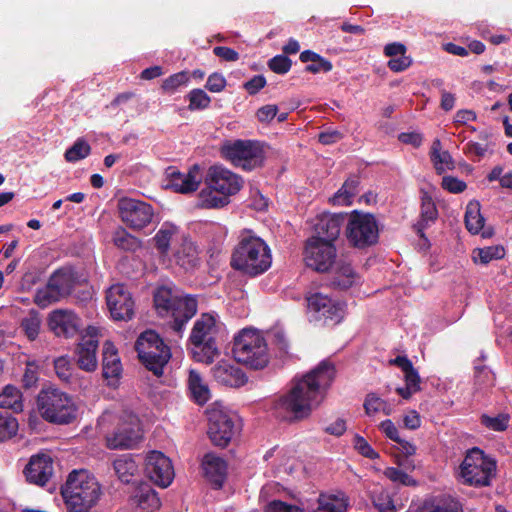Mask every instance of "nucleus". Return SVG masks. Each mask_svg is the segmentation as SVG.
I'll use <instances>...</instances> for the list:
<instances>
[{
    "label": "nucleus",
    "mask_w": 512,
    "mask_h": 512,
    "mask_svg": "<svg viewBox=\"0 0 512 512\" xmlns=\"http://www.w3.org/2000/svg\"><path fill=\"white\" fill-rule=\"evenodd\" d=\"M334 378V365L328 361L320 362L301 378L294 377L289 391L274 401V415L289 423L307 419L322 402Z\"/></svg>",
    "instance_id": "obj_1"
},
{
    "label": "nucleus",
    "mask_w": 512,
    "mask_h": 512,
    "mask_svg": "<svg viewBox=\"0 0 512 512\" xmlns=\"http://www.w3.org/2000/svg\"><path fill=\"white\" fill-rule=\"evenodd\" d=\"M271 263V250L266 242L251 231H243L232 252L231 267L255 277L265 273L271 267Z\"/></svg>",
    "instance_id": "obj_2"
},
{
    "label": "nucleus",
    "mask_w": 512,
    "mask_h": 512,
    "mask_svg": "<svg viewBox=\"0 0 512 512\" xmlns=\"http://www.w3.org/2000/svg\"><path fill=\"white\" fill-rule=\"evenodd\" d=\"M61 495L69 512H93L101 486L87 470H73L61 486Z\"/></svg>",
    "instance_id": "obj_3"
},
{
    "label": "nucleus",
    "mask_w": 512,
    "mask_h": 512,
    "mask_svg": "<svg viewBox=\"0 0 512 512\" xmlns=\"http://www.w3.org/2000/svg\"><path fill=\"white\" fill-rule=\"evenodd\" d=\"M154 306L160 315L170 314L171 328L180 334L197 313L198 302L194 296L180 295L168 286L158 287L153 295Z\"/></svg>",
    "instance_id": "obj_4"
},
{
    "label": "nucleus",
    "mask_w": 512,
    "mask_h": 512,
    "mask_svg": "<svg viewBox=\"0 0 512 512\" xmlns=\"http://www.w3.org/2000/svg\"><path fill=\"white\" fill-rule=\"evenodd\" d=\"M40 415L49 423L70 424L77 418V406L73 398L58 388L42 389L37 396Z\"/></svg>",
    "instance_id": "obj_5"
},
{
    "label": "nucleus",
    "mask_w": 512,
    "mask_h": 512,
    "mask_svg": "<svg viewBox=\"0 0 512 512\" xmlns=\"http://www.w3.org/2000/svg\"><path fill=\"white\" fill-rule=\"evenodd\" d=\"M219 326L216 317L210 313L201 314L192 328L189 341L193 345V357L196 361L211 364L220 351L216 344Z\"/></svg>",
    "instance_id": "obj_6"
},
{
    "label": "nucleus",
    "mask_w": 512,
    "mask_h": 512,
    "mask_svg": "<svg viewBox=\"0 0 512 512\" xmlns=\"http://www.w3.org/2000/svg\"><path fill=\"white\" fill-rule=\"evenodd\" d=\"M232 353L238 363L254 370L265 368L270 359L265 338L253 329H243L235 336Z\"/></svg>",
    "instance_id": "obj_7"
},
{
    "label": "nucleus",
    "mask_w": 512,
    "mask_h": 512,
    "mask_svg": "<svg viewBox=\"0 0 512 512\" xmlns=\"http://www.w3.org/2000/svg\"><path fill=\"white\" fill-rule=\"evenodd\" d=\"M134 347L140 363L154 376H163L172 354L160 335L154 330H146L138 336Z\"/></svg>",
    "instance_id": "obj_8"
},
{
    "label": "nucleus",
    "mask_w": 512,
    "mask_h": 512,
    "mask_svg": "<svg viewBox=\"0 0 512 512\" xmlns=\"http://www.w3.org/2000/svg\"><path fill=\"white\" fill-rule=\"evenodd\" d=\"M496 461L477 447L467 451L459 466V479L468 486L487 487L496 476Z\"/></svg>",
    "instance_id": "obj_9"
},
{
    "label": "nucleus",
    "mask_w": 512,
    "mask_h": 512,
    "mask_svg": "<svg viewBox=\"0 0 512 512\" xmlns=\"http://www.w3.org/2000/svg\"><path fill=\"white\" fill-rule=\"evenodd\" d=\"M345 233L349 244L358 249L373 246L379 239L375 216L360 210L350 213Z\"/></svg>",
    "instance_id": "obj_10"
},
{
    "label": "nucleus",
    "mask_w": 512,
    "mask_h": 512,
    "mask_svg": "<svg viewBox=\"0 0 512 512\" xmlns=\"http://www.w3.org/2000/svg\"><path fill=\"white\" fill-rule=\"evenodd\" d=\"M221 153L226 160L245 171L261 167L264 162V151L258 141L238 139L226 142L221 147Z\"/></svg>",
    "instance_id": "obj_11"
},
{
    "label": "nucleus",
    "mask_w": 512,
    "mask_h": 512,
    "mask_svg": "<svg viewBox=\"0 0 512 512\" xmlns=\"http://www.w3.org/2000/svg\"><path fill=\"white\" fill-rule=\"evenodd\" d=\"M143 438L138 416L129 410H123L118 416L117 426L106 436V446L109 449H132Z\"/></svg>",
    "instance_id": "obj_12"
},
{
    "label": "nucleus",
    "mask_w": 512,
    "mask_h": 512,
    "mask_svg": "<svg viewBox=\"0 0 512 512\" xmlns=\"http://www.w3.org/2000/svg\"><path fill=\"white\" fill-rule=\"evenodd\" d=\"M208 416V436L211 442L218 447L228 446L233 436L240 430V423L236 416L219 409H210Z\"/></svg>",
    "instance_id": "obj_13"
},
{
    "label": "nucleus",
    "mask_w": 512,
    "mask_h": 512,
    "mask_svg": "<svg viewBox=\"0 0 512 512\" xmlns=\"http://www.w3.org/2000/svg\"><path fill=\"white\" fill-rule=\"evenodd\" d=\"M74 285V273L70 269H58L50 276L46 287L38 290L35 296V303L40 307H46L70 295Z\"/></svg>",
    "instance_id": "obj_14"
},
{
    "label": "nucleus",
    "mask_w": 512,
    "mask_h": 512,
    "mask_svg": "<svg viewBox=\"0 0 512 512\" xmlns=\"http://www.w3.org/2000/svg\"><path fill=\"white\" fill-rule=\"evenodd\" d=\"M303 255L306 266L321 273L328 272L337 263L335 245L319 237L306 240Z\"/></svg>",
    "instance_id": "obj_15"
},
{
    "label": "nucleus",
    "mask_w": 512,
    "mask_h": 512,
    "mask_svg": "<svg viewBox=\"0 0 512 512\" xmlns=\"http://www.w3.org/2000/svg\"><path fill=\"white\" fill-rule=\"evenodd\" d=\"M117 209L121 221L132 230L147 227L154 216V209L149 203L133 198L119 199Z\"/></svg>",
    "instance_id": "obj_16"
},
{
    "label": "nucleus",
    "mask_w": 512,
    "mask_h": 512,
    "mask_svg": "<svg viewBox=\"0 0 512 512\" xmlns=\"http://www.w3.org/2000/svg\"><path fill=\"white\" fill-rule=\"evenodd\" d=\"M106 303L114 320L128 321L133 318L135 302L124 284H114L108 288Z\"/></svg>",
    "instance_id": "obj_17"
},
{
    "label": "nucleus",
    "mask_w": 512,
    "mask_h": 512,
    "mask_svg": "<svg viewBox=\"0 0 512 512\" xmlns=\"http://www.w3.org/2000/svg\"><path fill=\"white\" fill-rule=\"evenodd\" d=\"M308 308L316 314L318 320L326 324L336 325L342 321L345 314V303L335 301L322 293H314L307 297Z\"/></svg>",
    "instance_id": "obj_18"
},
{
    "label": "nucleus",
    "mask_w": 512,
    "mask_h": 512,
    "mask_svg": "<svg viewBox=\"0 0 512 512\" xmlns=\"http://www.w3.org/2000/svg\"><path fill=\"white\" fill-rule=\"evenodd\" d=\"M206 184L219 194L229 197L237 194L243 186V179L222 166H211L206 175Z\"/></svg>",
    "instance_id": "obj_19"
},
{
    "label": "nucleus",
    "mask_w": 512,
    "mask_h": 512,
    "mask_svg": "<svg viewBox=\"0 0 512 512\" xmlns=\"http://www.w3.org/2000/svg\"><path fill=\"white\" fill-rule=\"evenodd\" d=\"M145 473L156 485L166 488L174 478L171 460L160 451H151L145 462Z\"/></svg>",
    "instance_id": "obj_20"
},
{
    "label": "nucleus",
    "mask_w": 512,
    "mask_h": 512,
    "mask_svg": "<svg viewBox=\"0 0 512 512\" xmlns=\"http://www.w3.org/2000/svg\"><path fill=\"white\" fill-rule=\"evenodd\" d=\"M47 325L55 336L68 339L80 332L82 322L72 310L56 309L49 313Z\"/></svg>",
    "instance_id": "obj_21"
},
{
    "label": "nucleus",
    "mask_w": 512,
    "mask_h": 512,
    "mask_svg": "<svg viewBox=\"0 0 512 512\" xmlns=\"http://www.w3.org/2000/svg\"><path fill=\"white\" fill-rule=\"evenodd\" d=\"M23 474L28 483L43 487L54 474L53 459L45 453L33 455L26 464Z\"/></svg>",
    "instance_id": "obj_22"
},
{
    "label": "nucleus",
    "mask_w": 512,
    "mask_h": 512,
    "mask_svg": "<svg viewBox=\"0 0 512 512\" xmlns=\"http://www.w3.org/2000/svg\"><path fill=\"white\" fill-rule=\"evenodd\" d=\"M123 367L118 350L111 341H105L102 349V375L108 385L116 386L122 376Z\"/></svg>",
    "instance_id": "obj_23"
},
{
    "label": "nucleus",
    "mask_w": 512,
    "mask_h": 512,
    "mask_svg": "<svg viewBox=\"0 0 512 512\" xmlns=\"http://www.w3.org/2000/svg\"><path fill=\"white\" fill-rule=\"evenodd\" d=\"M215 380L224 386L238 388L246 384L247 376L238 366L227 361L218 362L212 369Z\"/></svg>",
    "instance_id": "obj_24"
},
{
    "label": "nucleus",
    "mask_w": 512,
    "mask_h": 512,
    "mask_svg": "<svg viewBox=\"0 0 512 512\" xmlns=\"http://www.w3.org/2000/svg\"><path fill=\"white\" fill-rule=\"evenodd\" d=\"M202 466L207 481L214 489H221L227 476L226 461L213 453L204 455Z\"/></svg>",
    "instance_id": "obj_25"
},
{
    "label": "nucleus",
    "mask_w": 512,
    "mask_h": 512,
    "mask_svg": "<svg viewBox=\"0 0 512 512\" xmlns=\"http://www.w3.org/2000/svg\"><path fill=\"white\" fill-rule=\"evenodd\" d=\"M344 222V216L341 214H323L317 219L314 226L315 235L322 241H329L334 244L340 235L341 227Z\"/></svg>",
    "instance_id": "obj_26"
},
{
    "label": "nucleus",
    "mask_w": 512,
    "mask_h": 512,
    "mask_svg": "<svg viewBox=\"0 0 512 512\" xmlns=\"http://www.w3.org/2000/svg\"><path fill=\"white\" fill-rule=\"evenodd\" d=\"M98 348V340L96 337L83 336L76 347L77 364L80 369L87 372H93L97 368L96 351Z\"/></svg>",
    "instance_id": "obj_27"
},
{
    "label": "nucleus",
    "mask_w": 512,
    "mask_h": 512,
    "mask_svg": "<svg viewBox=\"0 0 512 512\" xmlns=\"http://www.w3.org/2000/svg\"><path fill=\"white\" fill-rule=\"evenodd\" d=\"M135 512H154L159 509L161 502L154 489L148 484L137 488L132 497Z\"/></svg>",
    "instance_id": "obj_28"
},
{
    "label": "nucleus",
    "mask_w": 512,
    "mask_h": 512,
    "mask_svg": "<svg viewBox=\"0 0 512 512\" xmlns=\"http://www.w3.org/2000/svg\"><path fill=\"white\" fill-rule=\"evenodd\" d=\"M176 263L186 271L199 263L198 250L194 242L186 235L181 236V243L174 253Z\"/></svg>",
    "instance_id": "obj_29"
},
{
    "label": "nucleus",
    "mask_w": 512,
    "mask_h": 512,
    "mask_svg": "<svg viewBox=\"0 0 512 512\" xmlns=\"http://www.w3.org/2000/svg\"><path fill=\"white\" fill-rule=\"evenodd\" d=\"M187 386L191 400L197 405L203 406L210 400V389L198 371H189Z\"/></svg>",
    "instance_id": "obj_30"
},
{
    "label": "nucleus",
    "mask_w": 512,
    "mask_h": 512,
    "mask_svg": "<svg viewBox=\"0 0 512 512\" xmlns=\"http://www.w3.org/2000/svg\"><path fill=\"white\" fill-rule=\"evenodd\" d=\"M417 512H463V507L456 498L441 495L426 500Z\"/></svg>",
    "instance_id": "obj_31"
},
{
    "label": "nucleus",
    "mask_w": 512,
    "mask_h": 512,
    "mask_svg": "<svg viewBox=\"0 0 512 512\" xmlns=\"http://www.w3.org/2000/svg\"><path fill=\"white\" fill-rule=\"evenodd\" d=\"M438 218V210L432 197L428 192H422L421 207H420V220L415 225L417 232L423 236V231L434 223Z\"/></svg>",
    "instance_id": "obj_32"
},
{
    "label": "nucleus",
    "mask_w": 512,
    "mask_h": 512,
    "mask_svg": "<svg viewBox=\"0 0 512 512\" xmlns=\"http://www.w3.org/2000/svg\"><path fill=\"white\" fill-rule=\"evenodd\" d=\"M356 273L350 264L337 262L334 275L329 282V287L334 290H347L353 286Z\"/></svg>",
    "instance_id": "obj_33"
},
{
    "label": "nucleus",
    "mask_w": 512,
    "mask_h": 512,
    "mask_svg": "<svg viewBox=\"0 0 512 512\" xmlns=\"http://www.w3.org/2000/svg\"><path fill=\"white\" fill-rule=\"evenodd\" d=\"M113 468L118 479L125 484L133 483L138 472V465L130 454H124L115 459Z\"/></svg>",
    "instance_id": "obj_34"
},
{
    "label": "nucleus",
    "mask_w": 512,
    "mask_h": 512,
    "mask_svg": "<svg viewBox=\"0 0 512 512\" xmlns=\"http://www.w3.org/2000/svg\"><path fill=\"white\" fill-rule=\"evenodd\" d=\"M360 179L358 176L349 177L333 196L331 201L333 204L349 206L353 202V198L358 194V186Z\"/></svg>",
    "instance_id": "obj_35"
},
{
    "label": "nucleus",
    "mask_w": 512,
    "mask_h": 512,
    "mask_svg": "<svg viewBox=\"0 0 512 512\" xmlns=\"http://www.w3.org/2000/svg\"><path fill=\"white\" fill-rule=\"evenodd\" d=\"M179 232V228L169 222L162 224L161 228L153 237L154 245L160 254L166 255L170 248V243L174 236Z\"/></svg>",
    "instance_id": "obj_36"
},
{
    "label": "nucleus",
    "mask_w": 512,
    "mask_h": 512,
    "mask_svg": "<svg viewBox=\"0 0 512 512\" xmlns=\"http://www.w3.org/2000/svg\"><path fill=\"white\" fill-rule=\"evenodd\" d=\"M172 188L182 194L194 192L198 189L199 181L196 180L195 175L190 171L187 174H182L179 171H173L170 174Z\"/></svg>",
    "instance_id": "obj_37"
},
{
    "label": "nucleus",
    "mask_w": 512,
    "mask_h": 512,
    "mask_svg": "<svg viewBox=\"0 0 512 512\" xmlns=\"http://www.w3.org/2000/svg\"><path fill=\"white\" fill-rule=\"evenodd\" d=\"M0 408L12 410L13 412L22 411V394L14 385H6L0 392Z\"/></svg>",
    "instance_id": "obj_38"
},
{
    "label": "nucleus",
    "mask_w": 512,
    "mask_h": 512,
    "mask_svg": "<svg viewBox=\"0 0 512 512\" xmlns=\"http://www.w3.org/2000/svg\"><path fill=\"white\" fill-rule=\"evenodd\" d=\"M112 241L117 248L124 251L135 252L141 247L140 239L121 226L113 232Z\"/></svg>",
    "instance_id": "obj_39"
},
{
    "label": "nucleus",
    "mask_w": 512,
    "mask_h": 512,
    "mask_svg": "<svg viewBox=\"0 0 512 512\" xmlns=\"http://www.w3.org/2000/svg\"><path fill=\"white\" fill-rule=\"evenodd\" d=\"M485 219L480 212L479 202H469L465 212V226L472 234H478L484 227Z\"/></svg>",
    "instance_id": "obj_40"
},
{
    "label": "nucleus",
    "mask_w": 512,
    "mask_h": 512,
    "mask_svg": "<svg viewBox=\"0 0 512 512\" xmlns=\"http://www.w3.org/2000/svg\"><path fill=\"white\" fill-rule=\"evenodd\" d=\"M216 191L209 188L202 189L199 193L200 206L207 209L212 208H222L229 204V196L220 194V196L216 195Z\"/></svg>",
    "instance_id": "obj_41"
},
{
    "label": "nucleus",
    "mask_w": 512,
    "mask_h": 512,
    "mask_svg": "<svg viewBox=\"0 0 512 512\" xmlns=\"http://www.w3.org/2000/svg\"><path fill=\"white\" fill-rule=\"evenodd\" d=\"M90 153L91 147L89 143L83 138H78L73 145L65 151L64 158L67 162L75 163L88 157Z\"/></svg>",
    "instance_id": "obj_42"
},
{
    "label": "nucleus",
    "mask_w": 512,
    "mask_h": 512,
    "mask_svg": "<svg viewBox=\"0 0 512 512\" xmlns=\"http://www.w3.org/2000/svg\"><path fill=\"white\" fill-rule=\"evenodd\" d=\"M505 250L502 246H489L484 248H476L473 250V260L475 263L488 264L495 259H502Z\"/></svg>",
    "instance_id": "obj_43"
},
{
    "label": "nucleus",
    "mask_w": 512,
    "mask_h": 512,
    "mask_svg": "<svg viewBox=\"0 0 512 512\" xmlns=\"http://www.w3.org/2000/svg\"><path fill=\"white\" fill-rule=\"evenodd\" d=\"M40 326L41 319L39 313L35 310H31L29 315L20 322L21 330L30 341H34L38 337Z\"/></svg>",
    "instance_id": "obj_44"
},
{
    "label": "nucleus",
    "mask_w": 512,
    "mask_h": 512,
    "mask_svg": "<svg viewBox=\"0 0 512 512\" xmlns=\"http://www.w3.org/2000/svg\"><path fill=\"white\" fill-rule=\"evenodd\" d=\"M189 101L188 109L190 111H201L209 108L211 104V97L200 88L192 89L187 95Z\"/></svg>",
    "instance_id": "obj_45"
},
{
    "label": "nucleus",
    "mask_w": 512,
    "mask_h": 512,
    "mask_svg": "<svg viewBox=\"0 0 512 512\" xmlns=\"http://www.w3.org/2000/svg\"><path fill=\"white\" fill-rule=\"evenodd\" d=\"M18 421L8 411H0V442L8 440L16 435Z\"/></svg>",
    "instance_id": "obj_46"
},
{
    "label": "nucleus",
    "mask_w": 512,
    "mask_h": 512,
    "mask_svg": "<svg viewBox=\"0 0 512 512\" xmlns=\"http://www.w3.org/2000/svg\"><path fill=\"white\" fill-rule=\"evenodd\" d=\"M189 79V72L180 71L166 78L163 81L161 88L166 93H174L180 86L186 85L189 82Z\"/></svg>",
    "instance_id": "obj_47"
},
{
    "label": "nucleus",
    "mask_w": 512,
    "mask_h": 512,
    "mask_svg": "<svg viewBox=\"0 0 512 512\" xmlns=\"http://www.w3.org/2000/svg\"><path fill=\"white\" fill-rule=\"evenodd\" d=\"M54 369L57 377L63 382H70L73 374V364L68 356H60L54 360Z\"/></svg>",
    "instance_id": "obj_48"
},
{
    "label": "nucleus",
    "mask_w": 512,
    "mask_h": 512,
    "mask_svg": "<svg viewBox=\"0 0 512 512\" xmlns=\"http://www.w3.org/2000/svg\"><path fill=\"white\" fill-rule=\"evenodd\" d=\"M431 159L434 163V167L436 170V173L438 175H441L445 171V167L449 170H453L455 168L454 161L452 159V156L448 151L443 152H437L435 148L433 147V152L431 155Z\"/></svg>",
    "instance_id": "obj_49"
},
{
    "label": "nucleus",
    "mask_w": 512,
    "mask_h": 512,
    "mask_svg": "<svg viewBox=\"0 0 512 512\" xmlns=\"http://www.w3.org/2000/svg\"><path fill=\"white\" fill-rule=\"evenodd\" d=\"M480 422L490 430L502 432L508 427L509 416L507 414H499L495 417H491L483 414L480 418Z\"/></svg>",
    "instance_id": "obj_50"
},
{
    "label": "nucleus",
    "mask_w": 512,
    "mask_h": 512,
    "mask_svg": "<svg viewBox=\"0 0 512 512\" xmlns=\"http://www.w3.org/2000/svg\"><path fill=\"white\" fill-rule=\"evenodd\" d=\"M267 65L274 73L283 75L291 69L292 61L288 56L281 54L272 57Z\"/></svg>",
    "instance_id": "obj_51"
},
{
    "label": "nucleus",
    "mask_w": 512,
    "mask_h": 512,
    "mask_svg": "<svg viewBox=\"0 0 512 512\" xmlns=\"http://www.w3.org/2000/svg\"><path fill=\"white\" fill-rule=\"evenodd\" d=\"M386 402L378 397L375 393L367 394L364 401V409L367 415L375 414L379 411H384L385 414H389V411H386Z\"/></svg>",
    "instance_id": "obj_52"
},
{
    "label": "nucleus",
    "mask_w": 512,
    "mask_h": 512,
    "mask_svg": "<svg viewBox=\"0 0 512 512\" xmlns=\"http://www.w3.org/2000/svg\"><path fill=\"white\" fill-rule=\"evenodd\" d=\"M373 504L380 512H396L394 501L386 491L376 494L373 498Z\"/></svg>",
    "instance_id": "obj_53"
},
{
    "label": "nucleus",
    "mask_w": 512,
    "mask_h": 512,
    "mask_svg": "<svg viewBox=\"0 0 512 512\" xmlns=\"http://www.w3.org/2000/svg\"><path fill=\"white\" fill-rule=\"evenodd\" d=\"M38 367L34 362H27L26 368L22 377V386L25 389H31L37 386L38 382Z\"/></svg>",
    "instance_id": "obj_54"
},
{
    "label": "nucleus",
    "mask_w": 512,
    "mask_h": 512,
    "mask_svg": "<svg viewBox=\"0 0 512 512\" xmlns=\"http://www.w3.org/2000/svg\"><path fill=\"white\" fill-rule=\"evenodd\" d=\"M441 187L453 194L462 193L466 190L467 184L465 181L460 180L454 176H444L442 178Z\"/></svg>",
    "instance_id": "obj_55"
},
{
    "label": "nucleus",
    "mask_w": 512,
    "mask_h": 512,
    "mask_svg": "<svg viewBox=\"0 0 512 512\" xmlns=\"http://www.w3.org/2000/svg\"><path fill=\"white\" fill-rule=\"evenodd\" d=\"M384 474L392 482H398L406 486L415 484V481L406 472L396 467H388Z\"/></svg>",
    "instance_id": "obj_56"
},
{
    "label": "nucleus",
    "mask_w": 512,
    "mask_h": 512,
    "mask_svg": "<svg viewBox=\"0 0 512 512\" xmlns=\"http://www.w3.org/2000/svg\"><path fill=\"white\" fill-rule=\"evenodd\" d=\"M227 85L225 77L218 72H214L208 76L205 88L212 93L222 92Z\"/></svg>",
    "instance_id": "obj_57"
},
{
    "label": "nucleus",
    "mask_w": 512,
    "mask_h": 512,
    "mask_svg": "<svg viewBox=\"0 0 512 512\" xmlns=\"http://www.w3.org/2000/svg\"><path fill=\"white\" fill-rule=\"evenodd\" d=\"M355 449L364 457L369 459H376L379 454L371 447V445L360 435L354 437Z\"/></svg>",
    "instance_id": "obj_58"
},
{
    "label": "nucleus",
    "mask_w": 512,
    "mask_h": 512,
    "mask_svg": "<svg viewBox=\"0 0 512 512\" xmlns=\"http://www.w3.org/2000/svg\"><path fill=\"white\" fill-rule=\"evenodd\" d=\"M266 78L263 75H254L250 80L243 84V88L249 95H256L266 86Z\"/></svg>",
    "instance_id": "obj_59"
},
{
    "label": "nucleus",
    "mask_w": 512,
    "mask_h": 512,
    "mask_svg": "<svg viewBox=\"0 0 512 512\" xmlns=\"http://www.w3.org/2000/svg\"><path fill=\"white\" fill-rule=\"evenodd\" d=\"M277 112V105L268 104L260 107L256 112V116L260 122L269 123L277 116Z\"/></svg>",
    "instance_id": "obj_60"
},
{
    "label": "nucleus",
    "mask_w": 512,
    "mask_h": 512,
    "mask_svg": "<svg viewBox=\"0 0 512 512\" xmlns=\"http://www.w3.org/2000/svg\"><path fill=\"white\" fill-rule=\"evenodd\" d=\"M266 512H303V510L281 500H273L266 506Z\"/></svg>",
    "instance_id": "obj_61"
},
{
    "label": "nucleus",
    "mask_w": 512,
    "mask_h": 512,
    "mask_svg": "<svg viewBox=\"0 0 512 512\" xmlns=\"http://www.w3.org/2000/svg\"><path fill=\"white\" fill-rule=\"evenodd\" d=\"M346 505L336 498L321 502L315 512H346Z\"/></svg>",
    "instance_id": "obj_62"
},
{
    "label": "nucleus",
    "mask_w": 512,
    "mask_h": 512,
    "mask_svg": "<svg viewBox=\"0 0 512 512\" xmlns=\"http://www.w3.org/2000/svg\"><path fill=\"white\" fill-rule=\"evenodd\" d=\"M412 64V60L404 55H400L399 57L391 58L387 66L393 72H402L409 68Z\"/></svg>",
    "instance_id": "obj_63"
},
{
    "label": "nucleus",
    "mask_w": 512,
    "mask_h": 512,
    "mask_svg": "<svg viewBox=\"0 0 512 512\" xmlns=\"http://www.w3.org/2000/svg\"><path fill=\"white\" fill-rule=\"evenodd\" d=\"M271 343L281 352L288 353L289 342L285 333L281 330H274L271 333Z\"/></svg>",
    "instance_id": "obj_64"
}]
</instances>
